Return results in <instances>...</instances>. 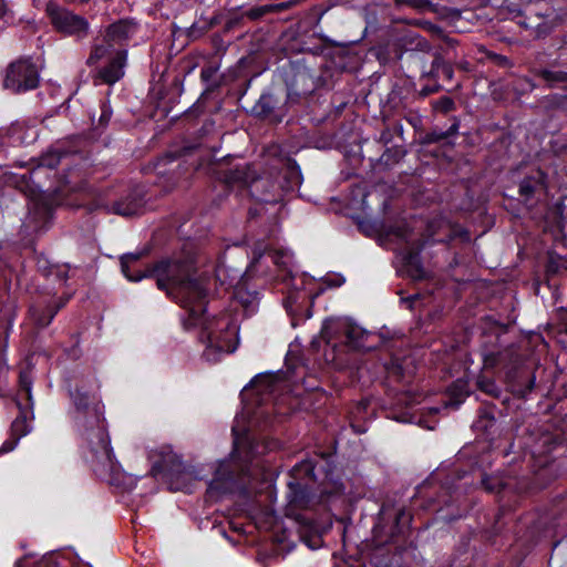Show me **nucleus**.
Wrapping results in <instances>:
<instances>
[{"instance_id":"obj_1","label":"nucleus","mask_w":567,"mask_h":567,"mask_svg":"<svg viewBox=\"0 0 567 567\" xmlns=\"http://www.w3.org/2000/svg\"><path fill=\"white\" fill-rule=\"evenodd\" d=\"M150 278H156L159 290L166 291L183 308L188 309V318L184 321L189 329L200 324L203 337L207 340L204 354L213 360L223 353H231L237 348L238 328L231 317L220 313L206 318L207 290L194 278V260L187 256L165 257L151 265Z\"/></svg>"},{"instance_id":"obj_2","label":"nucleus","mask_w":567,"mask_h":567,"mask_svg":"<svg viewBox=\"0 0 567 567\" xmlns=\"http://www.w3.org/2000/svg\"><path fill=\"white\" fill-rule=\"evenodd\" d=\"M286 386L279 373H261L255 377L240 392L241 421L247 425H275L291 421L289 416L293 411L287 406L291 398L282 393Z\"/></svg>"},{"instance_id":"obj_3","label":"nucleus","mask_w":567,"mask_h":567,"mask_svg":"<svg viewBox=\"0 0 567 567\" xmlns=\"http://www.w3.org/2000/svg\"><path fill=\"white\" fill-rule=\"evenodd\" d=\"M239 427H233L235 436L234 453L229 460H225L218 464L215 471L214 478L210 481L207 493L210 496H220L226 493L234 492L236 488L241 487L240 481L244 475H249L247 465L239 464L235 454H241L245 449L238 441ZM245 430V427H240Z\"/></svg>"},{"instance_id":"obj_4","label":"nucleus","mask_w":567,"mask_h":567,"mask_svg":"<svg viewBox=\"0 0 567 567\" xmlns=\"http://www.w3.org/2000/svg\"><path fill=\"white\" fill-rule=\"evenodd\" d=\"M40 76L31 58L21 56L6 68L3 87L19 94L39 86Z\"/></svg>"},{"instance_id":"obj_5","label":"nucleus","mask_w":567,"mask_h":567,"mask_svg":"<svg viewBox=\"0 0 567 567\" xmlns=\"http://www.w3.org/2000/svg\"><path fill=\"white\" fill-rule=\"evenodd\" d=\"M47 16L55 31L76 40H82L89 35V21L73 11L60 7L54 1H49L45 7Z\"/></svg>"},{"instance_id":"obj_6","label":"nucleus","mask_w":567,"mask_h":567,"mask_svg":"<svg viewBox=\"0 0 567 567\" xmlns=\"http://www.w3.org/2000/svg\"><path fill=\"white\" fill-rule=\"evenodd\" d=\"M518 195L524 203L539 202L547 196L549 177L539 166H524L517 169Z\"/></svg>"},{"instance_id":"obj_7","label":"nucleus","mask_w":567,"mask_h":567,"mask_svg":"<svg viewBox=\"0 0 567 567\" xmlns=\"http://www.w3.org/2000/svg\"><path fill=\"white\" fill-rule=\"evenodd\" d=\"M87 436L91 449L95 453L97 460L95 467L96 473L101 476L118 473L120 464L115 460L106 427H91V432Z\"/></svg>"},{"instance_id":"obj_8","label":"nucleus","mask_w":567,"mask_h":567,"mask_svg":"<svg viewBox=\"0 0 567 567\" xmlns=\"http://www.w3.org/2000/svg\"><path fill=\"white\" fill-rule=\"evenodd\" d=\"M218 178L228 187H249L251 194L258 190L259 184H270L268 179L261 178L249 163L219 171Z\"/></svg>"},{"instance_id":"obj_9","label":"nucleus","mask_w":567,"mask_h":567,"mask_svg":"<svg viewBox=\"0 0 567 567\" xmlns=\"http://www.w3.org/2000/svg\"><path fill=\"white\" fill-rule=\"evenodd\" d=\"M287 101L298 103L300 99L311 95L318 89V79L310 69L295 66L286 78Z\"/></svg>"},{"instance_id":"obj_10","label":"nucleus","mask_w":567,"mask_h":567,"mask_svg":"<svg viewBox=\"0 0 567 567\" xmlns=\"http://www.w3.org/2000/svg\"><path fill=\"white\" fill-rule=\"evenodd\" d=\"M127 64V50L125 48H117L116 51L106 60V63L96 69L92 79L95 85L106 84L113 85L123 79L125 74V66Z\"/></svg>"},{"instance_id":"obj_11","label":"nucleus","mask_w":567,"mask_h":567,"mask_svg":"<svg viewBox=\"0 0 567 567\" xmlns=\"http://www.w3.org/2000/svg\"><path fill=\"white\" fill-rule=\"evenodd\" d=\"M145 203L144 188L134 186L120 199L113 202L111 209L116 215L128 217L142 214Z\"/></svg>"},{"instance_id":"obj_12","label":"nucleus","mask_w":567,"mask_h":567,"mask_svg":"<svg viewBox=\"0 0 567 567\" xmlns=\"http://www.w3.org/2000/svg\"><path fill=\"white\" fill-rule=\"evenodd\" d=\"M137 22L134 19H120L105 29L104 37L114 47L124 48L137 32Z\"/></svg>"},{"instance_id":"obj_13","label":"nucleus","mask_w":567,"mask_h":567,"mask_svg":"<svg viewBox=\"0 0 567 567\" xmlns=\"http://www.w3.org/2000/svg\"><path fill=\"white\" fill-rule=\"evenodd\" d=\"M536 377L527 368H513L506 373V382L511 392L518 396L525 398L535 386Z\"/></svg>"},{"instance_id":"obj_14","label":"nucleus","mask_w":567,"mask_h":567,"mask_svg":"<svg viewBox=\"0 0 567 567\" xmlns=\"http://www.w3.org/2000/svg\"><path fill=\"white\" fill-rule=\"evenodd\" d=\"M251 112L256 117L272 123H280L285 116L284 105H279L278 99L272 93L261 94Z\"/></svg>"},{"instance_id":"obj_15","label":"nucleus","mask_w":567,"mask_h":567,"mask_svg":"<svg viewBox=\"0 0 567 567\" xmlns=\"http://www.w3.org/2000/svg\"><path fill=\"white\" fill-rule=\"evenodd\" d=\"M150 458L152 460L151 474L157 476L164 472L179 471L182 462L169 446H163L161 450L150 452Z\"/></svg>"},{"instance_id":"obj_16","label":"nucleus","mask_w":567,"mask_h":567,"mask_svg":"<svg viewBox=\"0 0 567 567\" xmlns=\"http://www.w3.org/2000/svg\"><path fill=\"white\" fill-rule=\"evenodd\" d=\"M63 306V302H56L52 299L39 300L29 309L30 319L38 328H45Z\"/></svg>"},{"instance_id":"obj_17","label":"nucleus","mask_w":567,"mask_h":567,"mask_svg":"<svg viewBox=\"0 0 567 567\" xmlns=\"http://www.w3.org/2000/svg\"><path fill=\"white\" fill-rule=\"evenodd\" d=\"M423 243H413L406 246L402 251L403 267L409 277L414 280H421L425 278V271L421 261V251L423 249Z\"/></svg>"},{"instance_id":"obj_18","label":"nucleus","mask_w":567,"mask_h":567,"mask_svg":"<svg viewBox=\"0 0 567 567\" xmlns=\"http://www.w3.org/2000/svg\"><path fill=\"white\" fill-rule=\"evenodd\" d=\"M386 380L396 383H408L413 374L412 360L410 358L391 357L384 363Z\"/></svg>"},{"instance_id":"obj_19","label":"nucleus","mask_w":567,"mask_h":567,"mask_svg":"<svg viewBox=\"0 0 567 567\" xmlns=\"http://www.w3.org/2000/svg\"><path fill=\"white\" fill-rule=\"evenodd\" d=\"M373 337L372 332L357 324H348L344 329L346 344L354 350H372L374 344L370 342V339Z\"/></svg>"},{"instance_id":"obj_20","label":"nucleus","mask_w":567,"mask_h":567,"mask_svg":"<svg viewBox=\"0 0 567 567\" xmlns=\"http://www.w3.org/2000/svg\"><path fill=\"white\" fill-rule=\"evenodd\" d=\"M378 411L377 402L371 398H364L360 400L350 411H349V422L350 425H360L361 423H367L372 421Z\"/></svg>"},{"instance_id":"obj_21","label":"nucleus","mask_w":567,"mask_h":567,"mask_svg":"<svg viewBox=\"0 0 567 567\" xmlns=\"http://www.w3.org/2000/svg\"><path fill=\"white\" fill-rule=\"evenodd\" d=\"M69 154L70 152L62 146L51 147L48 152L40 156L38 167L29 172V179L34 183L41 168H56L61 163L62 158L66 157Z\"/></svg>"},{"instance_id":"obj_22","label":"nucleus","mask_w":567,"mask_h":567,"mask_svg":"<svg viewBox=\"0 0 567 567\" xmlns=\"http://www.w3.org/2000/svg\"><path fill=\"white\" fill-rule=\"evenodd\" d=\"M142 256L143 252H137L126 254L121 257L122 272L130 281H140L143 278H150L151 265L146 266L144 269L137 267V262Z\"/></svg>"},{"instance_id":"obj_23","label":"nucleus","mask_w":567,"mask_h":567,"mask_svg":"<svg viewBox=\"0 0 567 567\" xmlns=\"http://www.w3.org/2000/svg\"><path fill=\"white\" fill-rule=\"evenodd\" d=\"M544 4L547 3L538 2L536 4L526 6L524 10L519 11L515 17L517 19V24L526 31H529L530 37L533 35L536 27H539V20L544 13Z\"/></svg>"},{"instance_id":"obj_24","label":"nucleus","mask_w":567,"mask_h":567,"mask_svg":"<svg viewBox=\"0 0 567 567\" xmlns=\"http://www.w3.org/2000/svg\"><path fill=\"white\" fill-rule=\"evenodd\" d=\"M561 22L559 14L549 6L544 4V13L539 20V27H536L533 38L540 40L547 38Z\"/></svg>"},{"instance_id":"obj_25","label":"nucleus","mask_w":567,"mask_h":567,"mask_svg":"<svg viewBox=\"0 0 567 567\" xmlns=\"http://www.w3.org/2000/svg\"><path fill=\"white\" fill-rule=\"evenodd\" d=\"M471 394L470 382L466 379L460 378L452 382L446 389L447 400L445 406L457 408Z\"/></svg>"},{"instance_id":"obj_26","label":"nucleus","mask_w":567,"mask_h":567,"mask_svg":"<svg viewBox=\"0 0 567 567\" xmlns=\"http://www.w3.org/2000/svg\"><path fill=\"white\" fill-rule=\"evenodd\" d=\"M458 127H460V121L456 117H454L453 123L451 124V126L447 130L443 131L441 128H433L432 131L426 132L421 137L420 143L422 145H430V144L444 142L447 138H450L451 136L456 135L458 133Z\"/></svg>"},{"instance_id":"obj_27","label":"nucleus","mask_w":567,"mask_h":567,"mask_svg":"<svg viewBox=\"0 0 567 567\" xmlns=\"http://www.w3.org/2000/svg\"><path fill=\"white\" fill-rule=\"evenodd\" d=\"M115 48L110 41H106L105 37L101 43H95L91 48V52L86 60V65L92 68L95 66L101 60H109L110 56L116 51Z\"/></svg>"},{"instance_id":"obj_28","label":"nucleus","mask_w":567,"mask_h":567,"mask_svg":"<svg viewBox=\"0 0 567 567\" xmlns=\"http://www.w3.org/2000/svg\"><path fill=\"white\" fill-rule=\"evenodd\" d=\"M535 75L544 81L548 87H563L567 90V72L553 69H539Z\"/></svg>"},{"instance_id":"obj_29","label":"nucleus","mask_w":567,"mask_h":567,"mask_svg":"<svg viewBox=\"0 0 567 567\" xmlns=\"http://www.w3.org/2000/svg\"><path fill=\"white\" fill-rule=\"evenodd\" d=\"M289 505L295 508H306L310 502L308 489L298 482L289 483Z\"/></svg>"},{"instance_id":"obj_30","label":"nucleus","mask_w":567,"mask_h":567,"mask_svg":"<svg viewBox=\"0 0 567 567\" xmlns=\"http://www.w3.org/2000/svg\"><path fill=\"white\" fill-rule=\"evenodd\" d=\"M285 187L287 190H293L302 183V174L297 162L290 157L287 158L284 172Z\"/></svg>"},{"instance_id":"obj_31","label":"nucleus","mask_w":567,"mask_h":567,"mask_svg":"<svg viewBox=\"0 0 567 567\" xmlns=\"http://www.w3.org/2000/svg\"><path fill=\"white\" fill-rule=\"evenodd\" d=\"M476 388L494 399H499L502 395V389L497 385L495 379L484 371H481L476 377Z\"/></svg>"},{"instance_id":"obj_32","label":"nucleus","mask_w":567,"mask_h":567,"mask_svg":"<svg viewBox=\"0 0 567 567\" xmlns=\"http://www.w3.org/2000/svg\"><path fill=\"white\" fill-rule=\"evenodd\" d=\"M218 22L217 17H213L209 20L203 19L196 21L188 29V37L192 39H198L210 30Z\"/></svg>"},{"instance_id":"obj_33","label":"nucleus","mask_w":567,"mask_h":567,"mask_svg":"<svg viewBox=\"0 0 567 567\" xmlns=\"http://www.w3.org/2000/svg\"><path fill=\"white\" fill-rule=\"evenodd\" d=\"M558 271V266L554 261H549L546 266L545 271V281L544 284L549 288L553 289V297L555 298V302H558L559 293H558V284L556 281V275Z\"/></svg>"},{"instance_id":"obj_34","label":"nucleus","mask_w":567,"mask_h":567,"mask_svg":"<svg viewBox=\"0 0 567 567\" xmlns=\"http://www.w3.org/2000/svg\"><path fill=\"white\" fill-rule=\"evenodd\" d=\"M406 154L402 146L388 147L380 157V162L386 166L398 164Z\"/></svg>"},{"instance_id":"obj_35","label":"nucleus","mask_w":567,"mask_h":567,"mask_svg":"<svg viewBox=\"0 0 567 567\" xmlns=\"http://www.w3.org/2000/svg\"><path fill=\"white\" fill-rule=\"evenodd\" d=\"M543 105L547 111L560 110L567 112V95L553 94L543 100Z\"/></svg>"},{"instance_id":"obj_36","label":"nucleus","mask_w":567,"mask_h":567,"mask_svg":"<svg viewBox=\"0 0 567 567\" xmlns=\"http://www.w3.org/2000/svg\"><path fill=\"white\" fill-rule=\"evenodd\" d=\"M270 182V184H259L258 190L255 192V194H251L254 197H256L260 202L270 203L276 200V195L274 194V190L276 188L275 183L271 182L269 177H265Z\"/></svg>"},{"instance_id":"obj_37","label":"nucleus","mask_w":567,"mask_h":567,"mask_svg":"<svg viewBox=\"0 0 567 567\" xmlns=\"http://www.w3.org/2000/svg\"><path fill=\"white\" fill-rule=\"evenodd\" d=\"M483 357V368L481 371H487L489 369H494L498 365L501 360V352L498 350H488L484 346L482 351Z\"/></svg>"},{"instance_id":"obj_38","label":"nucleus","mask_w":567,"mask_h":567,"mask_svg":"<svg viewBox=\"0 0 567 567\" xmlns=\"http://www.w3.org/2000/svg\"><path fill=\"white\" fill-rule=\"evenodd\" d=\"M431 105L434 112H439L442 114H447L454 111L456 107L454 100L447 95H443L437 100L432 101Z\"/></svg>"},{"instance_id":"obj_39","label":"nucleus","mask_w":567,"mask_h":567,"mask_svg":"<svg viewBox=\"0 0 567 567\" xmlns=\"http://www.w3.org/2000/svg\"><path fill=\"white\" fill-rule=\"evenodd\" d=\"M73 404L75 409L80 412H84L90 406V395L87 392H84L80 389H75L74 392L71 393Z\"/></svg>"},{"instance_id":"obj_40","label":"nucleus","mask_w":567,"mask_h":567,"mask_svg":"<svg viewBox=\"0 0 567 567\" xmlns=\"http://www.w3.org/2000/svg\"><path fill=\"white\" fill-rule=\"evenodd\" d=\"M398 9L411 8L414 10H425L431 6L430 0H394Z\"/></svg>"},{"instance_id":"obj_41","label":"nucleus","mask_w":567,"mask_h":567,"mask_svg":"<svg viewBox=\"0 0 567 567\" xmlns=\"http://www.w3.org/2000/svg\"><path fill=\"white\" fill-rule=\"evenodd\" d=\"M236 297L246 309H254L255 303L258 299V293H250L248 291H245L243 288H237Z\"/></svg>"},{"instance_id":"obj_42","label":"nucleus","mask_w":567,"mask_h":567,"mask_svg":"<svg viewBox=\"0 0 567 567\" xmlns=\"http://www.w3.org/2000/svg\"><path fill=\"white\" fill-rule=\"evenodd\" d=\"M435 65L440 69V75L445 80L451 81L454 75V70L451 63L446 62L439 53L435 54Z\"/></svg>"},{"instance_id":"obj_43","label":"nucleus","mask_w":567,"mask_h":567,"mask_svg":"<svg viewBox=\"0 0 567 567\" xmlns=\"http://www.w3.org/2000/svg\"><path fill=\"white\" fill-rule=\"evenodd\" d=\"M270 7L268 4L252 7L241 13V18H247L251 21H257L269 14Z\"/></svg>"},{"instance_id":"obj_44","label":"nucleus","mask_w":567,"mask_h":567,"mask_svg":"<svg viewBox=\"0 0 567 567\" xmlns=\"http://www.w3.org/2000/svg\"><path fill=\"white\" fill-rule=\"evenodd\" d=\"M442 89V85L437 81H426V83L416 92V95L424 99L431 94L440 92Z\"/></svg>"},{"instance_id":"obj_45","label":"nucleus","mask_w":567,"mask_h":567,"mask_svg":"<svg viewBox=\"0 0 567 567\" xmlns=\"http://www.w3.org/2000/svg\"><path fill=\"white\" fill-rule=\"evenodd\" d=\"M19 385H20V395H23V396H25V399L31 400L32 381L28 373H25V372L20 373Z\"/></svg>"},{"instance_id":"obj_46","label":"nucleus","mask_w":567,"mask_h":567,"mask_svg":"<svg viewBox=\"0 0 567 567\" xmlns=\"http://www.w3.org/2000/svg\"><path fill=\"white\" fill-rule=\"evenodd\" d=\"M34 215H39L43 223L52 217V208L42 202L34 203Z\"/></svg>"},{"instance_id":"obj_47","label":"nucleus","mask_w":567,"mask_h":567,"mask_svg":"<svg viewBox=\"0 0 567 567\" xmlns=\"http://www.w3.org/2000/svg\"><path fill=\"white\" fill-rule=\"evenodd\" d=\"M441 78L440 69L435 65V58L431 62V69L429 71H423L420 78V81H437Z\"/></svg>"},{"instance_id":"obj_48","label":"nucleus","mask_w":567,"mask_h":567,"mask_svg":"<svg viewBox=\"0 0 567 567\" xmlns=\"http://www.w3.org/2000/svg\"><path fill=\"white\" fill-rule=\"evenodd\" d=\"M112 117V109L109 103L102 102L101 114L99 117V126L105 127Z\"/></svg>"},{"instance_id":"obj_49","label":"nucleus","mask_w":567,"mask_h":567,"mask_svg":"<svg viewBox=\"0 0 567 567\" xmlns=\"http://www.w3.org/2000/svg\"><path fill=\"white\" fill-rule=\"evenodd\" d=\"M27 433H28L27 431L22 432L20 434L16 433V432H12L11 433V437L2 444V446L0 449V452L1 453H8V452L12 451L16 447L19 439L22 435H25Z\"/></svg>"},{"instance_id":"obj_50","label":"nucleus","mask_w":567,"mask_h":567,"mask_svg":"<svg viewBox=\"0 0 567 567\" xmlns=\"http://www.w3.org/2000/svg\"><path fill=\"white\" fill-rule=\"evenodd\" d=\"M291 4H292V1L281 2V3H276V4H268L270 7L269 13L282 12V11L289 9L291 7Z\"/></svg>"},{"instance_id":"obj_51","label":"nucleus","mask_w":567,"mask_h":567,"mask_svg":"<svg viewBox=\"0 0 567 567\" xmlns=\"http://www.w3.org/2000/svg\"><path fill=\"white\" fill-rule=\"evenodd\" d=\"M393 138V132L391 128L389 127H385L381 134H380V137H379V141L383 144V145H388Z\"/></svg>"},{"instance_id":"obj_52","label":"nucleus","mask_w":567,"mask_h":567,"mask_svg":"<svg viewBox=\"0 0 567 567\" xmlns=\"http://www.w3.org/2000/svg\"><path fill=\"white\" fill-rule=\"evenodd\" d=\"M215 73L216 69L214 66H206L202 69L200 78L203 81L208 82Z\"/></svg>"},{"instance_id":"obj_53","label":"nucleus","mask_w":567,"mask_h":567,"mask_svg":"<svg viewBox=\"0 0 567 567\" xmlns=\"http://www.w3.org/2000/svg\"><path fill=\"white\" fill-rule=\"evenodd\" d=\"M493 59L499 66L507 68L512 65L511 60L505 55L494 54Z\"/></svg>"},{"instance_id":"obj_54","label":"nucleus","mask_w":567,"mask_h":567,"mask_svg":"<svg viewBox=\"0 0 567 567\" xmlns=\"http://www.w3.org/2000/svg\"><path fill=\"white\" fill-rule=\"evenodd\" d=\"M559 210L561 218L567 221V194L563 197L560 204H559Z\"/></svg>"},{"instance_id":"obj_55","label":"nucleus","mask_w":567,"mask_h":567,"mask_svg":"<svg viewBox=\"0 0 567 567\" xmlns=\"http://www.w3.org/2000/svg\"><path fill=\"white\" fill-rule=\"evenodd\" d=\"M103 408L99 406V405H95L94 406V411H95V414H96V419H95V422L96 423H102L105 421L104 416H103V411H101Z\"/></svg>"},{"instance_id":"obj_56","label":"nucleus","mask_w":567,"mask_h":567,"mask_svg":"<svg viewBox=\"0 0 567 567\" xmlns=\"http://www.w3.org/2000/svg\"><path fill=\"white\" fill-rule=\"evenodd\" d=\"M176 154H173V153H168L166 154L161 161L159 163H167V162H171V161H174L176 159Z\"/></svg>"},{"instance_id":"obj_57","label":"nucleus","mask_w":567,"mask_h":567,"mask_svg":"<svg viewBox=\"0 0 567 567\" xmlns=\"http://www.w3.org/2000/svg\"><path fill=\"white\" fill-rule=\"evenodd\" d=\"M406 121L413 126H416L421 123V118L419 116H409L406 117Z\"/></svg>"},{"instance_id":"obj_58","label":"nucleus","mask_w":567,"mask_h":567,"mask_svg":"<svg viewBox=\"0 0 567 567\" xmlns=\"http://www.w3.org/2000/svg\"><path fill=\"white\" fill-rule=\"evenodd\" d=\"M393 132L396 133L399 136L403 135V126L401 123H395L393 126Z\"/></svg>"},{"instance_id":"obj_59","label":"nucleus","mask_w":567,"mask_h":567,"mask_svg":"<svg viewBox=\"0 0 567 567\" xmlns=\"http://www.w3.org/2000/svg\"><path fill=\"white\" fill-rule=\"evenodd\" d=\"M488 482H489V480H488V478H484V480L482 481L483 485L485 486V488H486L487 491H489V492L495 491V486H494V485H491Z\"/></svg>"},{"instance_id":"obj_60","label":"nucleus","mask_w":567,"mask_h":567,"mask_svg":"<svg viewBox=\"0 0 567 567\" xmlns=\"http://www.w3.org/2000/svg\"><path fill=\"white\" fill-rule=\"evenodd\" d=\"M7 13V6L4 0H0V17H4Z\"/></svg>"},{"instance_id":"obj_61","label":"nucleus","mask_w":567,"mask_h":567,"mask_svg":"<svg viewBox=\"0 0 567 567\" xmlns=\"http://www.w3.org/2000/svg\"><path fill=\"white\" fill-rule=\"evenodd\" d=\"M236 23H237V20H235V19H230V20H228V21L226 22V24H225V29H226V30H230L231 28H234V25H235Z\"/></svg>"},{"instance_id":"obj_62","label":"nucleus","mask_w":567,"mask_h":567,"mask_svg":"<svg viewBox=\"0 0 567 567\" xmlns=\"http://www.w3.org/2000/svg\"><path fill=\"white\" fill-rule=\"evenodd\" d=\"M223 272H224V266H218V268L216 270V276L218 279H221Z\"/></svg>"},{"instance_id":"obj_63","label":"nucleus","mask_w":567,"mask_h":567,"mask_svg":"<svg viewBox=\"0 0 567 567\" xmlns=\"http://www.w3.org/2000/svg\"><path fill=\"white\" fill-rule=\"evenodd\" d=\"M355 429V433L357 434H362L365 432V429L364 427H354Z\"/></svg>"},{"instance_id":"obj_64","label":"nucleus","mask_w":567,"mask_h":567,"mask_svg":"<svg viewBox=\"0 0 567 567\" xmlns=\"http://www.w3.org/2000/svg\"><path fill=\"white\" fill-rule=\"evenodd\" d=\"M486 417H487L488 420H491V421H493V420H494V415H492V414H487V413H486Z\"/></svg>"}]
</instances>
